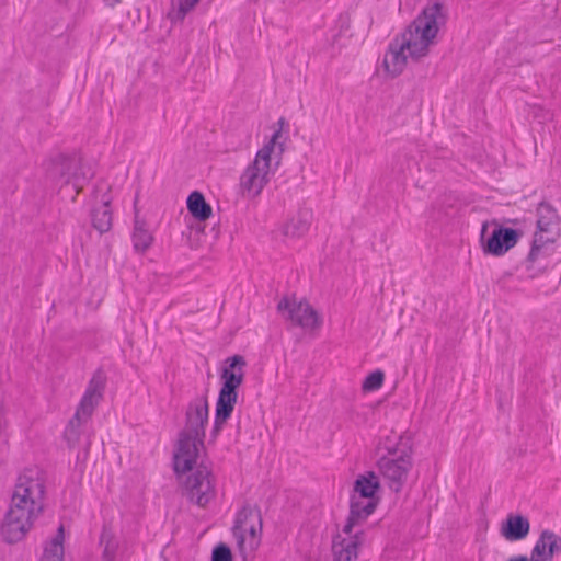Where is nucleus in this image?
I'll list each match as a JSON object with an SVG mask.
<instances>
[{"mask_svg": "<svg viewBox=\"0 0 561 561\" xmlns=\"http://www.w3.org/2000/svg\"><path fill=\"white\" fill-rule=\"evenodd\" d=\"M106 7L114 8L122 2V0H103Z\"/></svg>", "mask_w": 561, "mask_h": 561, "instance_id": "29", "label": "nucleus"}, {"mask_svg": "<svg viewBox=\"0 0 561 561\" xmlns=\"http://www.w3.org/2000/svg\"><path fill=\"white\" fill-rule=\"evenodd\" d=\"M92 225L100 232H107L112 228V210L110 202L105 201L92 210Z\"/></svg>", "mask_w": 561, "mask_h": 561, "instance_id": "25", "label": "nucleus"}, {"mask_svg": "<svg viewBox=\"0 0 561 561\" xmlns=\"http://www.w3.org/2000/svg\"><path fill=\"white\" fill-rule=\"evenodd\" d=\"M64 526H59L55 536L45 542L39 561H64Z\"/></svg>", "mask_w": 561, "mask_h": 561, "instance_id": "21", "label": "nucleus"}, {"mask_svg": "<svg viewBox=\"0 0 561 561\" xmlns=\"http://www.w3.org/2000/svg\"><path fill=\"white\" fill-rule=\"evenodd\" d=\"M208 423V402L205 397L193 399L185 412L183 434L205 438V426Z\"/></svg>", "mask_w": 561, "mask_h": 561, "instance_id": "15", "label": "nucleus"}, {"mask_svg": "<svg viewBox=\"0 0 561 561\" xmlns=\"http://www.w3.org/2000/svg\"><path fill=\"white\" fill-rule=\"evenodd\" d=\"M153 241L151 232L147 229L146 222L136 215L133 231L134 248L138 252H145Z\"/></svg>", "mask_w": 561, "mask_h": 561, "instance_id": "24", "label": "nucleus"}, {"mask_svg": "<svg viewBox=\"0 0 561 561\" xmlns=\"http://www.w3.org/2000/svg\"><path fill=\"white\" fill-rule=\"evenodd\" d=\"M187 209L194 218L205 221L211 216V207L206 203L204 195L198 192H192L187 197Z\"/></svg>", "mask_w": 561, "mask_h": 561, "instance_id": "22", "label": "nucleus"}, {"mask_svg": "<svg viewBox=\"0 0 561 561\" xmlns=\"http://www.w3.org/2000/svg\"><path fill=\"white\" fill-rule=\"evenodd\" d=\"M522 237V232L513 228L497 227L483 243L485 253L501 256L514 248Z\"/></svg>", "mask_w": 561, "mask_h": 561, "instance_id": "16", "label": "nucleus"}, {"mask_svg": "<svg viewBox=\"0 0 561 561\" xmlns=\"http://www.w3.org/2000/svg\"><path fill=\"white\" fill-rule=\"evenodd\" d=\"M312 211L300 209L284 227V233L288 237L299 238L306 234L310 228Z\"/></svg>", "mask_w": 561, "mask_h": 561, "instance_id": "20", "label": "nucleus"}, {"mask_svg": "<svg viewBox=\"0 0 561 561\" xmlns=\"http://www.w3.org/2000/svg\"><path fill=\"white\" fill-rule=\"evenodd\" d=\"M560 219L557 210L548 203H540L537 207L536 231L534 233L530 251L525 260V268L531 277L542 273L546 265L539 263L552 254L551 245L558 240Z\"/></svg>", "mask_w": 561, "mask_h": 561, "instance_id": "2", "label": "nucleus"}, {"mask_svg": "<svg viewBox=\"0 0 561 561\" xmlns=\"http://www.w3.org/2000/svg\"><path fill=\"white\" fill-rule=\"evenodd\" d=\"M187 499L199 507H205L216 496L215 477L211 471L201 465L184 481Z\"/></svg>", "mask_w": 561, "mask_h": 561, "instance_id": "12", "label": "nucleus"}, {"mask_svg": "<svg viewBox=\"0 0 561 561\" xmlns=\"http://www.w3.org/2000/svg\"><path fill=\"white\" fill-rule=\"evenodd\" d=\"M379 488V478L374 471H366L357 477L350 497L351 522H365L374 513L378 504L376 493Z\"/></svg>", "mask_w": 561, "mask_h": 561, "instance_id": "8", "label": "nucleus"}, {"mask_svg": "<svg viewBox=\"0 0 561 561\" xmlns=\"http://www.w3.org/2000/svg\"><path fill=\"white\" fill-rule=\"evenodd\" d=\"M247 362L241 355H233L226 359L220 378L222 380L216 402V412L211 436L215 438L222 430L224 424L231 416L238 400V388L244 379Z\"/></svg>", "mask_w": 561, "mask_h": 561, "instance_id": "4", "label": "nucleus"}, {"mask_svg": "<svg viewBox=\"0 0 561 561\" xmlns=\"http://www.w3.org/2000/svg\"><path fill=\"white\" fill-rule=\"evenodd\" d=\"M45 503L31 504L28 497L12 492L9 508L1 524V536L8 543L21 541L44 511Z\"/></svg>", "mask_w": 561, "mask_h": 561, "instance_id": "5", "label": "nucleus"}, {"mask_svg": "<svg viewBox=\"0 0 561 561\" xmlns=\"http://www.w3.org/2000/svg\"><path fill=\"white\" fill-rule=\"evenodd\" d=\"M100 546L103 548L102 561H116L119 549V540L106 526L102 528Z\"/></svg>", "mask_w": 561, "mask_h": 561, "instance_id": "23", "label": "nucleus"}, {"mask_svg": "<svg viewBox=\"0 0 561 561\" xmlns=\"http://www.w3.org/2000/svg\"><path fill=\"white\" fill-rule=\"evenodd\" d=\"M211 561H232L230 549L224 543L216 546L213 550Z\"/></svg>", "mask_w": 561, "mask_h": 561, "instance_id": "27", "label": "nucleus"}, {"mask_svg": "<svg viewBox=\"0 0 561 561\" xmlns=\"http://www.w3.org/2000/svg\"><path fill=\"white\" fill-rule=\"evenodd\" d=\"M561 552V536L554 531L546 529L542 530L538 540L531 550L533 561H547L552 559L556 553Z\"/></svg>", "mask_w": 561, "mask_h": 561, "instance_id": "17", "label": "nucleus"}, {"mask_svg": "<svg viewBox=\"0 0 561 561\" xmlns=\"http://www.w3.org/2000/svg\"><path fill=\"white\" fill-rule=\"evenodd\" d=\"M106 386V376L99 369L90 379L87 389L80 400L77 411L73 417L69 421L66 430L67 435H78V428L85 422L93 413L95 407L100 403L103 398V393Z\"/></svg>", "mask_w": 561, "mask_h": 561, "instance_id": "9", "label": "nucleus"}, {"mask_svg": "<svg viewBox=\"0 0 561 561\" xmlns=\"http://www.w3.org/2000/svg\"><path fill=\"white\" fill-rule=\"evenodd\" d=\"M280 134V129L275 130L268 142L256 152L254 160L241 173L239 186L244 197H257L270 182L272 153L277 146ZM278 146L279 150L283 151L282 144H278Z\"/></svg>", "mask_w": 561, "mask_h": 561, "instance_id": "6", "label": "nucleus"}, {"mask_svg": "<svg viewBox=\"0 0 561 561\" xmlns=\"http://www.w3.org/2000/svg\"><path fill=\"white\" fill-rule=\"evenodd\" d=\"M530 530V524L527 517L523 515H507L501 525V535L507 541H519L527 537Z\"/></svg>", "mask_w": 561, "mask_h": 561, "instance_id": "19", "label": "nucleus"}, {"mask_svg": "<svg viewBox=\"0 0 561 561\" xmlns=\"http://www.w3.org/2000/svg\"><path fill=\"white\" fill-rule=\"evenodd\" d=\"M442 10L438 2L427 4L407 30L393 38L383 58L388 73L392 77L399 76L405 68L408 58L417 60L428 54L439 26L445 22Z\"/></svg>", "mask_w": 561, "mask_h": 561, "instance_id": "1", "label": "nucleus"}, {"mask_svg": "<svg viewBox=\"0 0 561 561\" xmlns=\"http://www.w3.org/2000/svg\"><path fill=\"white\" fill-rule=\"evenodd\" d=\"M277 310L291 325L305 331H313L321 327L322 320L311 305L304 299L283 297L277 304Z\"/></svg>", "mask_w": 561, "mask_h": 561, "instance_id": "11", "label": "nucleus"}, {"mask_svg": "<svg viewBox=\"0 0 561 561\" xmlns=\"http://www.w3.org/2000/svg\"><path fill=\"white\" fill-rule=\"evenodd\" d=\"M365 522L354 520L347 517L342 533L339 534L332 543L334 561H356L359 548L366 542V533L363 529Z\"/></svg>", "mask_w": 561, "mask_h": 561, "instance_id": "10", "label": "nucleus"}, {"mask_svg": "<svg viewBox=\"0 0 561 561\" xmlns=\"http://www.w3.org/2000/svg\"><path fill=\"white\" fill-rule=\"evenodd\" d=\"M280 125L284 124V118H280L279 122H278Z\"/></svg>", "mask_w": 561, "mask_h": 561, "instance_id": "30", "label": "nucleus"}, {"mask_svg": "<svg viewBox=\"0 0 561 561\" xmlns=\"http://www.w3.org/2000/svg\"><path fill=\"white\" fill-rule=\"evenodd\" d=\"M46 479L44 471L38 467L23 469L16 477L13 493L28 497L31 504L45 502Z\"/></svg>", "mask_w": 561, "mask_h": 561, "instance_id": "13", "label": "nucleus"}, {"mask_svg": "<svg viewBox=\"0 0 561 561\" xmlns=\"http://www.w3.org/2000/svg\"><path fill=\"white\" fill-rule=\"evenodd\" d=\"M385 380V374L381 370L370 373L363 382L364 391H375L381 388Z\"/></svg>", "mask_w": 561, "mask_h": 561, "instance_id": "26", "label": "nucleus"}, {"mask_svg": "<svg viewBox=\"0 0 561 561\" xmlns=\"http://www.w3.org/2000/svg\"><path fill=\"white\" fill-rule=\"evenodd\" d=\"M54 163L55 167L54 170L50 171V176H55L56 173H59L60 179L64 180L65 184H72L76 194L79 193V191L82 188L87 180L92 176L91 172L89 174L83 172L81 175L76 172L72 175H70L69 171L73 168H77L78 164V162L75 159L60 156L56 159Z\"/></svg>", "mask_w": 561, "mask_h": 561, "instance_id": "18", "label": "nucleus"}, {"mask_svg": "<svg viewBox=\"0 0 561 561\" xmlns=\"http://www.w3.org/2000/svg\"><path fill=\"white\" fill-rule=\"evenodd\" d=\"M377 450L385 451L377 460L379 473L392 491L400 492L412 468L411 449L403 446L401 435L393 434L381 438Z\"/></svg>", "mask_w": 561, "mask_h": 561, "instance_id": "3", "label": "nucleus"}, {"mask_svg": "<svg viewBox=\"0 0 561 561\" xmlns=\"http://www.w3.org/2000/svg\"><path fill=\"white\" fill-rule=\"evenodd\" d=\"M204 448V438L180 433L173 455L175 473H186L196 463L201 449Z\"/></svg>", "mask_w": 561, "mask_h": 561, "instance_id": "14", "label": "nucleus"}, {"mask_svg": "<svg viewBox=\"0 0 561 561\" xmlns=\"http://www.w3.org/2000/svg\"><path fill=\"white\" fill-rule=\"evenodd\" d=\"M199 0H184L181 4H180V11L185 14L186 12H188L191 9L194 8V5L198 2Z\"/></svg>", "mask_w": 561, "mask_h": 561, "instance_id": "28", "label": "nucleus"}, {"mask_svg": "<svg viewBox=\"0 0 561 561\" xmlns=\"http://www.w3.org/2000/svg\"><path fill=\"white\" fill-rule=\"evenodd\" d=\"M261 531V511L255 506L244 505L237 513L232 527V534L243 561H248L260 546Z\"/></svg>", "mask_w": 561, "mask_h": 561, "instance_id": "7", "label": "nucleus"}]
</instances>
